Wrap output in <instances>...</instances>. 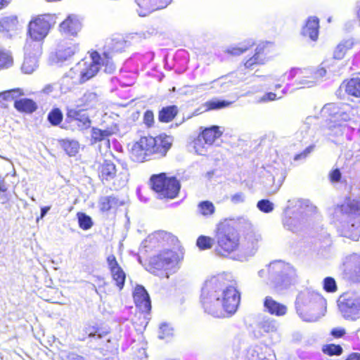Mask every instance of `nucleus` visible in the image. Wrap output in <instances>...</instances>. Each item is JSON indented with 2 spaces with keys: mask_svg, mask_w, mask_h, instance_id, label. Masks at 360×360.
<instances>
[{
  "mask_svg": "<svg viewBox=\"0 0 360 360\" xmlns=\"http://www.w3.org/2000/svg\"><path fill=\"white\" fill-rule=\"evenodd\" d=\"M200 302L205 311L214 317H224L234 314L240 302V295L233 286H225L222 276H213L206 281Z\"/></svg>",
  "mask_w": 360,
  "mask_h": 360,
  "instance_id": "nucleus-1",
  "label": "nucleus"
},
{
  "mask_svg": "<svg viewBox=\"0 0 360 360\" xmlns=\"http://www.w3.org/2000/svg\"><path fill=\"white\" fill-rule=\"evenodd\" d=\"M109 53L103 52L101 54L93 51L89 58H84L72 68L64 79L70 77L74 79V83H83L94 77L101 68H103L105 72L112 74L115 70V65Z\"/></svg>",
  "mask_w": 360,
  "mask_h": 360,
  "instance_id": "nucleus-2",
  "label": "nucleus"
},
{
  "mask_svg": "<svg viewBox=\"0 0 360 360\" xmlns=\"http://www.w3.org/2000/svg\"><path fill=\"white\" fill-rule=\"evenodd\" d=\"M260 278H267V283L276 290H282L297 281L295 269L282 261L271 262L265 269L258 272Z\"/></svg>",
  "mask_w": 360,
  "mask_h": 360,
  "instance_id": "nucleus-3",
  "label": "nucleus"
},
{
  "mask_svg": "<svg viewBox=\"0 0 360 360\" xmlns=\"http://www.w3.org/2000/svg\"><path fill=\"white\" fill-rule=\"evenodd\" d=\"M297 313L307 322H315L324 316L326 300L319 293L306 290L302 291L296 300Z\"/></svg>",
  "mask_w": 360,
  "mask_h": 360,
  "instance_id": "nucleus-4",
  "label": "nucleus"
},
{
  "mask_svg": "<svg viewBox=\"0 0 360 360\" xmlns=\"http://www.w3.org/2000/svg\"><path fill=\"white\" fill-rule=\"evenodd\" d=\"M338 210L342 217L338 226V231L341 236L358 240L360 236V202L347 198Z\"/></svg>",
  "mask_w": 360,
  "mask_h": 360,
  "instance_id": "nucleus-5",
  "label": "nucleus"
},
{
  "mask_svg": "<svg viewBox=\"0 0 360 360\" xmlns=\"http://www.w3.org/2000/svg\"><path fill=\"white\" fill-rule=\"evenodd\" d=\"M54 24V17L49 14L32 18L28 25L27 38L25 41L27 51L34 50L36 53H39L42 49L44 39Z\"/></svg>",
  "mask_w": 360,
  "mask_h": 360,
  "instance_id": "nucleus-6",
  "label": "nucleus"
},
{
  "mask_svg": "<svg viewBox=\"0 0 360 360\" xmlns=\"http://www.w3.org/2000/svg\"><path fill=\"white\" fill-rule=\"evenodd\" d=\"M326 74V70L325 67L319 69H314L313 68H291L288 72L281 76L279 78H276L273 76L266 77V81L269 83L271 82H284V77L285 75L288 77V80H291L295 78V84L299 88H309L317 84V82L323 78Z\"/></svg>",
  "mask_w": 360,
  "mask_h": 360,
  "instance_id": "nucleus-7",
  "label": "nucleus"
},
{
  "mask_svg": "<svg viewBox=\"0 0 360 360\" xmlns=\"http://www.w3.org/2000/svg\"><path fill=\"white\" fill-rule=\"evenodd\" d=\"M321 116L328 121V127L332 129L340 125L341 122L356 121L360 117V105L352 106L347 103H328L321 110Z\"/></svg>",
  "mask_w": 360,
  "mask_h": 360,
  "instance_id": "nucleus-8",
  "label": "nucleus"
},
{
  "mask_svg": "<svg viewBox=\"0 0 360 360\" xmlns=\"http://www.w3.org/2000/svg\"><path fill=\"white\" fill-rule=\"evenodd\" d=\"M217 245L215 252L218 255L227 257L236 251L240 245V236L237 230L231 225V221L225 220L217 229Z\"/></svg>",
  "mask_w": 360,
  "mask_h": 360,
  "instance_id": "nucleus-9",
  "label": "nucleus"
},
{
  "mask_svg": "<svg viewBox=\"0 0 360 360\" xmlns=\"http://www.w3.org/2000/svg\"><path fill=\"white\" fill-rule=\"evenodd\" d=\"M184 254L180 250H164L150 259V271L157 274V271H166V278L169 272L174 273L179 269V264L183 259Z\"/></svg>",
  "mask_w": 360,
  "mask_h": 360,
  "instance_id": "nucleus-10",
  "label": "nucleus"
},
{
  "mask_svg": "<svg viewBox=\"0 0 360 360\" xmlns=\"http://www.w3.org/2000/svg\"><path fill=\"white\" fill-rule=\"evenodd\" d=\"M288 202L283 224L285 229L295 233L303 227L304 219L303 214L309 207V202L301 199H293L288 200Z\"/></svg>",
  "mask_w": 360,
  "mask_h": 360,
  "instance_id": "nucleus-11",
  "label": "nucleus"
},
{
  "mask_svg": "<svg viewBox=\"0 0 360 360\" xmlns=\"http://www.w3.org/2000/svg\"><path fill=\"white\" fill-rule=\"evenodd\" d=\"M150 181L160 198H174L180 189L178 180L175 177H167L165 173L153 175Z\"/></svg>",
  "mask_w": 360,
  "mask_h": 360,
  "instance_id": "nucleus-12",
  "label": "nucleus"
},
{
  "mask_svg": "<svg viewBox=\"0 0 360 360\" xmlns=\"http://www.w3.org/2000/svg\"><path fill=\"white\" fill-rule=\"evenodd\" d=\"M99 178L102 181H109L115 179L114 185L122 188L128 181L129 174L127 169L123 168L118 174L115 164L108 160H105L98 169Z\"/></svg>",
  "mask_w": 360,
  "mask_h": 360,
  "instance_id": "nucleus-13",
  "label": "nucleus"
},
{
  "mask_svg": "<svg viewBox=\"0 0 360 360\" xmlns=\"http://www.w3.org/2000/svg\"><path fill=\"white\" fill-rule=\"evenodd\" d=\"M338 306L345 319L356 320L360 315V294L357 292L343 294L338 300Z\"/></svg>",
  "mask_w": 360,
  "mask_h": 360,
  "instance_id": "nucleus-14",
  "label": "nucleus"
},
{
  "mask_svg": "<svg viewBox=\"0 0 360 360\" xmlns=\"http://www.w3.org/2000/svg\"><path fill=\"white\" fill-rule=\"evenodd\" d=\"M344 276L353 282L360 281V255L352 254L345 257L342 266Z\"/></svg>",
  "mask_w": 360,
  "mask_h": 360,
  "instance_id": "nucleus-15",
  "label": "nucleus"
},
{
  "mask_svg": "<svg viewBox=\"0 0 360 360\" xmlns=\"http://www.w3.org/2000/svg\"><path fill=\"white\" fill-rule=\"evenodd\" d=\"M151 140H148V137H141L139 141L136 142L131 150V156L134 161L143 162L147 158L153 155L150 144Z\"/></svg>",
  "mask_w": 360,
  "mask_h": 360,
  "instance_id": "nucleus-16",
  "label": "nucleus"
},
{
  "mask_svg": "<svg viewBox=\"0 0 360 360\" xmlns=\"http://www.w3.org/2000/svg\"><path fill=\"white\" fill-rule=\"evenodd\" d=\"M148 140H151V148L153 155L158 157H163L166 155L172 146L173 139L167 135L161 134L156 137L149 136Z\"/></svg>",
  "mask_w": 360,
  "mask_h": 360,
  "instance_id": "nucleus-17",
  "label": "nucleus"
},
{
  "mask_svg": "<svg viewBox=\"0 0 360 360\" xmlns=\"http://www.w3.org/2000/svg\"><path fill=\"white\" fill-rule=\"evenodd\" d=\"M139 8V16L144 17L154 11L167 7L172 0H135Z\"/></svg>",
  "mask_w": 360,
  "mask_h": 360,
  "instance_id": "nucleus-18",
  "label": "nucleus"
},
{
  "mask_svg": "<svg viewBox=\"0 0 360 360\" xmlns=\"http://www.w3.org/2000/svg\"><path fill=\"white\" fill-rule=\"evenodd\" d=\"M106 262L112 278L115 282V285L119 288L120 290H122L124 287L126 279L125 272L119 264L115 255H108Z\"/></svg>",
  "mask_w": 360,
  "mask_h": 360,
  "instance_id": "nucleus-19",
  "label": "nucleus"
},
{
  "mask_svg": "<svg viewBox=\"0 0 360 360\" xmlns=\"http://www.w3.org/2000/svg\"><path fill=\"white\" fill-rule=\"evenodd\" d=\"M82 27L80 18L77 15L70 14L60 24L59 31L65 35L76 36L82 30Z\"/></svg>",
  "mask_w": 360,
  "mask_h": 360,
  "instance_id": "nucleus-20",
  "label": "nucleus"
},
{
  "mask_svg": "<svg viewBox=\"0 0 360 360\" xmlns=\"http://www.w3.org/2000/svg\"><path fill=\"white\" fill-rule=\"evenodd\" d=\"M134 300L137 307L143 312L150 310L151 303L149 295L141 285H137L134 291Z\"/></svg>",
  "mask_w": 360,
  "mask_h": 360,
  "instance_id": "nucleus-21",
  "label": "nucleus"
},
{
  "mask_svg": "<svg viewBox=\"0 0 360 360\" xmlns=\"http://www.w3.org/2000/svg\"><path fill=\"white\" fill-rule=\"evenodd\" d=\"M24 51L25 59L21 70L25 74H32L38 67V58L41 56L42 49L39 53H36L34 50L27 51L25 44Z\"/></svg>",
  "mask_w": 360,
  "mask_h": 360,
  "instance_id": "nucleus-22",
  "label": "nucleus"
},
{
  "mask_svg": "<svg viewBox=\"0 0 360 360\" xmlns=\"http://www.w3.org/2000/svg\"><path fill=\"white\" fill-rule=\"evenodd\" d=\"M78 50L77 44L68 42L60 44L56 52V62L63 63L71 58Z\"/></svg>",
  "mask_w": 360,
  "mask_h": 360,
  "instance_id": "nucleus-23",
  "label": "nucleus"
},
{
  "mask_svg": "<svg viewBox=\"0 0 360 360\" xmlns=\"http://www.w3.org/2000/svg\"><path fill=\"white\" fill-rule=\"evenodd\" d=\"M264 307L266 311L276 316H284L287 313V307L274 300L270 296L265 297Z\"/></svg>",
  "mask_w": 360,
  "mask_h": 360,
  "instance_id": "nucleus-24",
  "label": "nucleus"
},
{
  "mask_svg": "<svg viewBox=\"0 0 360 360\" xmlns=\"http://www.w3.org/2000/svg\"><path fill=\"white\" fill-rule=\"evenodd\" d=\"M117 127L115 126L110 127L105 129L93 128L91 130V139L94 142L104 141L106 147L110 146V141L108 137L115 133Z\"/></svg>",
  "mask_w": 360,
  "mask_h": 360,
  "instance_id": "nucleus-25",
  "label": "nucleus"
},
{
  "mask_svg": "<svg viewBox=\"0 0 360 360\" xmlns=\"http://www.w3.org/2000/svg\"><path fill=\"white\" fill-rule=\"evenodd\" d=\"M68 117L71 119V122H75L79 129H86L90 127L91 121L89 116L85 113H82L80 110H70L68 112Z\"/></svg>",
  "mask_w": 360,
  "mask_h": 360,
  "instance_id": "nucleus-26",
  "label": "nucleus"
},
{
  "mask_svg": "<svg viewBox=\"0 0 360 360\" xmlns=\"http://www.w3.org/2000/svg\"><path fill=\"white\" fill-rule=\"evenodd\" d=\"M319 19L317 18H309L302 29V34L308 36L311 40L316 41L319 34Z\"/></svg>",
  "mask_w": 360,
  "mask_h": 360,
  "instance_id": "nucleus-27",
  "label": "nucleus"
},
{
  "mask_svg": "<svg viewBox=\"0 0 360 360\" xmlns=\"http://www.w3.org/2000/svg\"><path fill=\"white\" fill-rule=\"evenodd\" d=\"M98 103V98L96 93L86 92L78 101L77 106L82 108V110H86L95 107Z\"/></svg>",
  "mask_w": 360,
  "mask_h": 360,
  "instance_id": "nucleus-28",
  "label": "nucleus"
},
{
  "mask_svg": "<svg viewBox=\"0 0 360 360\" xmlns=\"http://www.w3.org/2000/svg\"><path fill=\"white\" fill-rule=\"evenodd\" d=\"M18 20L16 16H4L0 18V32H9L17 30Z\"/></svg>",
  "mask_w": 360,
  "mask_h": 360,
  "instance_id": "nucleus-29",
  "label": "nucleus"
},
{
  "mask_svg": "<svg viewBox=\"0 0 360 360\" xmlns=\"http://www.w3.org/2000/svg\"><path fill=\"white\" fill-rule=\"evenodd\" d=\"M222 132L219 130V127L212 126V127L205 129L199 136L207 144L211 146L216 139L219 138Z\"/></svg>",
  "mask_w": 360,
  "mask_h": 360,
  "instance_id": "nucleus-30",
  "label": "nucleus"
},
{
  "mask_svg": "<svg viewBox=\"0 0 360 360\" xmlns=\"http://www.w3.org/2000/svg\"><path fill=\"white\" fill-rule=\"evenodd\" d=\"M354 42L352 39L344 40L341 41L335 49L333 52V58L337 60L342 59L346 53L352 49Z\"/></svg>",
  "mask_w": 360,
  "mask_h": 360,
  "instance_id": "nucleus-31",
  "label": "nucleus"
},
{
  "mask_svg": "<svg viewBox=\"0 0 360 360\" xmlns=\"http://www.w3.org/2000/svg\"><path fill=\"white\" fill-rule=\"evenodd\" d=\"M254 45L252 40L245 41L235 46H231L226 49V52L230 55L240 56Z\"/></svg>",
  "mask_w": 360,
  "mask_h": 360,
  "instance_id": "nucleus-32",
  "label": "nucleus"
},
{
  "mask_svg": "<svg viewBox=\"0 0 360 360\" xmlns=\"http://www.w3.org/2000/svg\"><path fill=\"white\" fill-rule=\"evenodd\" d=\"M14 106L18 110L26 112H32L37 109L36 103L29 98L15 100Z\"/></svg>",
  "mask_w": 360,
  "mask_h": 360,
  "instance_id": "nucleus-33",
  "label": "nucleus"
},
{
  "mask_svg": "<svg viewBox=\"0 0 360 360\" xmlns=\"http://www.w3.org/2000/svg\"><path fill=\"white\" fill-rule=\"evenodd\" d=\"M255 55L245 63V67L248 69H253L255 65L264 64L266 61L262 51V47H257Z\"/></svg>",
  "mask_w": 360,
  "mask_h": 360,
  "instance_id": "nucleus-34",
  "label": "nucleus"
},
{
  "mask_svg": "<svg viewBox=\"0 0 360 360\" xmlns=\"http://www.w3.org/2000/svg\"><path fill=\"white\" fill-rule=\"evenodd\" d=\"M178 110L175 105L164 108L159 112V120L160 122H169L174 118Z\"/></svg>",
  "mask_w": 360,
  "mask_h": 360,
  "instance_id": "nucleus-35",
  "label": "nucleus"
},
{
  "mask_svg": "<svg viewBox=\"0 0 360 360\" xmlns=\"http://www.w3.org/2000/svg\"><path fill=\"white\" fill-rule=\"evenodd\" d=\"M60 146L70 156L75 155L79 149V144L77 141L64 139L60 141Z\"/></svg>",
  "mask_w": 360,
  "mask_h": 360,
  "instance_id": "nucleus-36",
  "label": "nucleus"
},
{
  "mask_svg": "<svg viewBox=\"0 0 360 360\" xmlns=\"http://www.w3.org/2000/svg\"><path fill=\"white\" fill-rule=\"evenodd\" d=\"M13 60L11 53L0 47V70L4 69H8L13 65Z\"/></svg>",
  "mask_w": 360,
  "mask_h": 360,
  "instance_id": "nucleus-37",
  "label": "nucleus"
},
{
  "mask_svg": "<svg viewBox=\"0 0 360 360\" xmlns=\"http://www.w3.org/2000/svg\"><path fill=\"white\" fill-rule=\"evenodd\" d=\"M345 91L352 96L360 97V78L351 79L345 86Z\"/></svg>",
  "mask_w": 360,
  "mask_h": 360,
  "instance_id": "nucleus-38",
  "label": "nucleus"
},
{
  "mask_svg": "<svg viewBox=\"0 0 360 360\" xmlns=\"http://www.w3.org/2000/svg\"><path fill=\"white\" fill-rule=\"evenodd\" d=\"M215 207L210 201L200 202L198 205V212L202 216L209 217L214 214Z\"/></svg>",
  "mask_w": 360,
  "mask_h": 360,
  "instance_id": "nucleus-39",
  "label": "nucleus"
},
{
  "mask_svg": "<svg viewBox=\"0 0 360 360\" xmlns=\"http://www.w3.org/2000/svg\"><path fill=\"white\" fill-rule=\"evenodd\" d=\"M117 205V199L113 196H105L100 199L99 206L103 212L110 210L112 207Z\"/></svg>",
  "mask_w": 360,
  "mask_h": 360,
  "instance_id": "nucleus-40",
  "label": "nucleus"
},
{
  "mask_svg": "<svg viewBox=\"0 0 360 360\" xmlns=\"http://www.w3.org/2000/svg\"><path fill=\"white\" fill-rule=\"evenodd\" d=\"M26 94L21 89H13L8 91L0 93V98L5 101H13L20 96L25 95Z\"/></svg>",
  "mask_w": 360,
  "mask_h": 360,
  "instance_id": "nucleus-41",
  "label": "nucleus"
},
{
  "mask_svg": "<svg viewBox=\"0 0 360 360\" xmlns=\"http://www.w3.org/2000/svg\"><path fill=\"white\" fill-rule=\"evenodd\" d=\"M259 328L265 333H274L277 330L278 324L272 319H264L259 323Z\"/></svg>",
  "mask_w": 360,
  "mask_h": 360,
  "instance_id": "nucleus-42",
  "label": "nucleus"
},
{
  "mask_svg": "<svg viewBox=\"0 0 360 360\" xmlns=\"http://www.w3.org/2000/svg\"><path fill=\"white\" fill-rule=\"evenodd\" d=\"M124 48V43L122 41H114L112 40L110 44H109L106 47L105 50L103 52H108L109 56L111 58V60H112L113 53L115 52H121Z\"/></svg>",
  "mask_w": 360,
  "mask_h": 360,
  "instance_id": "nucleus-43",
  "label": "nucleus"
},
{
  "mask_svg": "<svg viewBox=\"0 0 360 360\" xmlns=\"http://www.w3.org/2000/svg\"><path fill=\"white\" fill-rule=\"evenodd\" d=\"M193 144L195 153L200 155H205L208 150V148L210 147V146L207 144L200 136H198V138L195 139Z\"/></svg>",
  "mask_w": 360,
  "mask_h": 360,
  "instance_id": "nucleus-44",
  "label": "nucleus"
},
{
  "mask_svg": "<svg viewBox=\"0 0 360 360\" xmlns=\"http://www.w3.org/2000/svg\"><path fill=\"white\" fill-rule=\"evenodd\" d=\"M77 217L79 225L81 229L84 230H88L92 226V220L89 216L84 213H78Z\"/></svg>",
  "mask_w": 360,
  "mask_h": 360,
  "instance_id": "nucleus-45",
  "label": "nucleus"
},
{
  "mask_svg": "<svg viewBox=\"0 0 360 360\" xmlns=\"http://www.w3.org/2000/svg\"><path fill=\"white\" fill-rule=\"evenodd\" d=\"M231 102L226 101L213 100L206 103L208 110H217L229 106Z\"/></svg>",
  "mask_w": 360,
  "mask_h": 360,
  "instance_id": "nucleus-46",
  "label": "nucleus"
},
{
  "mask_svg": "<svg viewBox=\"0 0 360 360\" xmlns=\"http://www.w3.org/2000/svg\"><path fill=\"white\" fill-rule=\"evenodd\" d=\"M62 119L63 114L58 108L53 109L49 113L48 120L53 125H58Z\"/></svg>",
  "mask_w": 360,
  "mask_h": 360,
  "instance_id": "nucleus-47",
  "label": "nucleus"
},
{
  "mask_svg": "<svg viewBox=\"0 0 360 360\" xmlns=\"http://www.w3.org/2000/svg\"><path fill=\"white\" fill-rule=\"evenodd\" d=\"M213 239L210 237L201 236L197 240V245L200 250H207L212 248Z\"/></svg>",
  "mask_w": 360,
  "mask_h": 360,
  "instance_id": "nucleus-48",
  "label": "nucleus"
},
{
  "mask_svg": "<svg viewBox=\"0 0 360 360\" xmlns=\"http://www.w3.org/2000/svg\"><path fill=\"white\" fill-rule=\"evenodd\" d=\"M173 334V329L167 324H162L158 332V338L162 340L169 338Z\"/></svg>",
  "mask_w": 360,
  "mask_h": 360,
  "instance_id": "nucleus-49",
  "label": "nucleus"
},
{
  "mask_svg": "<svg viewBox=\"0 0 360 360\" xmlns=\"http://www.w3.org/2000/svg\"><path fill=\"white\" fill-rule=\"evenodd\" d=\"M323 351L325 354H327L330 356L340 355L342 352V348L340 345L331 344L324 346Z\"/></svg>",
  "mask_w": 360,
  "mask_h": 360,
  "instance_id": "nucleus-50",
  "label": "nucleus"
},
{
  "mask_svg": "<svg viewBox=\"0 0 360 360\" xmlns=\"http://www.w3.org/2000/svg\"><path fill=\"white\" fill-rule=\"evenodd\" d=\"M153 239H157V240H159V239L169 240L170 239L172 242L177 240V239L175 237H174L171 234H169L165 231H158V232L155 233L153 236H150L148 237L149 240H152Z\"/></svg>",
  "mask_w": 360,
  "mask_h": 360,
  "instance_id": "nucleus-51",
  "label": "nucleus"
},
{
  "mask_svg": "<svg viewBox=\"0 0 360 360\" xmlns=\"http://www.w3.org/2000/svg\"><path fill=\"white\" fill-rule=\"evenodd\" d=\"M323 289L328 292H335L338 289L335 279L332 277H326L323 280Z\"/></svg>",
  "mask_w": 360,
  "mask_h": 360,
  "instance_id": "nucleus-52",
  "label": "nucleus"
},
{
  "mask_svg": "<svg viewBox=\"0 0 360 360\" xmlns=\"http://www.w3.org/2000/svg\"><path fill=\"white\" fill-rule=\"evenodd\" d=\"M258 209L266 213L271 212L274 210V204L269 200H261L257 202Z\"/></svg>",
  "mask_w": 360,
  "mask_h": 360,
  "instance_id": "nucleus-53",
  "label": "nucleus"
},
{
  "mask_svg": "<svg viewBox=\"0 0 360 360\" xmlns=\"http://www.w3.org/2000/svg\"><path fill=\"white\" fill-rule=\"evenodd\" d=\"M285 94V91L284 90H283L282 94L277 96V95L275 93L269 92V93L265 94L260 98L259 102L266 103V102H269V101H273L276 99H280L283 97V94Z\"/></svg>",
  "mask_w": 360,
  "mask_h": 360,
  "instance_id": "nucleus-54",
  "label": "nucleus"
},
{
  "mask_svg": "<svg viewBox=\"0 0 360 360\" xmlns=\"http://www.w3.org/2000/svg\"><path fill=\"white\" fill-rule=\"evenodd\" d=\"M86 333L88 334L89 338H94L96 340L101 339L103 338V333H101L98 328L95 327H89L86 328Z\"/></svg>",
  "mask_w": 360,
  "mask_h": 360,
  "instance_id": "nucleus-55",
  "label": "nucleus"
},
{
  "mask_svg": "<svg viewBox=\"0 0 360 360\" xmlns=\"http://www.w3.org/2000/svg\"><path fill=\"white\" fill-rule=\"evenodd\" d=\"M330 181L335 184L341 181L342 174L339 169H335L332 170L329 174Z\"/></svg>",
  "mask_w": 360,
  "mask_h": 360,
  "instance_id": "nucleus-56",
  "label": "nucleus"
},
{
  "mask_svg": "<svg viewBox=\"0 0 360 360\" xmlns=\"http://www.w3.org/2000/svg\"><path fill=\"white\" fill-rule=\"evenodd\" d=\"M314 146H309L304 151L296 155L294 158L295 161L304 160L313 151Z\"/></svg>",
  "mask_w": 360,
  "mask_h": 360,
  "instance_id": "nucleus-57",
  "label": "nucleus"
},
{
  "mask_svg": "<svg viewBox=\"0 0 360 360\" xmlns=\"http://www.w3.org/2000/svg\"><path fill=\"white\" fill-rule=\"evenodd\" d=\"M63 360H86L84 357L74 352L65 353L62 356Z\"/></svg>",
  "mask_w": 360,
  "mask_h": 360,
  "instance_id": "nucleus-58",
  "label": "nucleus"
},
{
  "mask_svg": "<svg viewBox=\"0 0 360 360\" xmlns=\"http://www.w3.org/2000/svg\"><path fill=\"white\" fill-rule=\"evenodd\" d=\"M245 199V195L243 193H236L231 196V200L234 204L243 202Z\"/></svg>",
  "mask_w": 360,
  "mask_h": 360,
  "instance_id": "nucleus-59",
  "label": "nucleus"
},
{
  "mask_svg": "<svg viewBox=\"0 0 360 360\" xmlns=\"http://www.w3.org/2000/svg\"><path fill=\"white\" fill-rule=\"evenodd\" d=\"M144 122L148 125L150 126L153 122V113L152 111H146L143 117Z\"/></svg>",
  "mask_w": 360,
  "mask_h": 360,
  "instance_id": "nucleus-60",
  "label": "nucleus"
},
{
  "mask_svg": "<svg viewBox=\"0 0 360 360\" xmlns=\"http://www.w3.org/2000/svg\"><path fill=\"white\" fill-rule=\"evenodd\" d=\"M330 333L335 338H341L345 334V330L341 328H333Z\"/></svg>",
  "mask_w": 360,
  "mask_h": 360,
  "instance_id": "nucleus-61",
  "label": "nucleus"
},
{
  "mask_svg": "<svg viewBox=\"0 0 360 360\" xmlns=\"http://www.w3.org/2000/svg\"><path fill=\"white\" fill-rule=\"evenodd\" d=\"M284 179H285V175H284L283 172H281L280 175H279V176H278V178H277V187H276V189L273 193H275V192H276L278 190V188H280V186L283 184V182L284 181Z\"/></svg>",
  "mask_w": 360,
  "mask_h": 360,
  "instance_id": "nucleus-62",
  "label": "nucleus"
},
{
  "mask_svg": "<svg viewBox=\"0 0 360 360\" xmlns=\"http://www.w3.org/2000/svg\"><path fill=\"white\" fill-rule=\"evenodd\" d=\"M54 89V85L53 84H46L42 89V92L46 94H49L51 93Z\"/></svg>",
  "mask_w": 360,
  "mask_h": 360,
  "instance_id": "nucleus-63",
  "label": "nucleus"
},
{
  "mask_svg": "<svg viewBox=\"0 0 360 360\" xmlns=\"http://www.w3.org/2000/svg\"><path fill=\"white\" fill-rule=\"evenodd\" d=\"M345 360H360V354L352 353Z\"/></svg>",
  "mask_w": 360,
  "mask_h": 360,
  "instance_id": "nucleus-64",
  "label": "nucleus"
}]
</instances>
